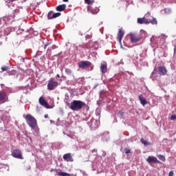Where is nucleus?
Here are the masks:
<instances>
[{
	"label": "nucleus",
	"instance_id": "obj_26",
	"mask_svg": "<svg viewBox=\"0 0 176 176\" xmlns=\"http://www.w3.org/2000/svg\"><path fill=\"white\" fill-rule=\"evenodd\" d=\"M158 159H160V160H162V162H164L166 160V158L164 157V156L162 155H158Z\"/></svg>",
	"mask_w": 176,
	"mask_h": 176
},
{
	"label": "nucleus",
	"instance_id": "obj_3",
	"mask_svg": "<svg viewBox=\"0 0 176 176\" xmlns=\"http://www.w3.org/2000/svg\"><path fill=\"white\" fill-rule=\"evenodd\" d=\"M146 34V33L144 30L141 31L140 34L131 33L129 34L131 42H132V43H137V42H140Z\"/></svg>",
	"mask_w": 176,
	"mask_h": 176
},
{
	"label": "nucleus",
	"instance_id": "obj_32",
	"mask_svg": "<svg viewBox=\"0 0 176 176\" xmlns=\"http://www.w3.org/2000/svg\"><path fill=\"white\" fill-rule=\"evenodd\" d=\"M118 115H120V116H123V115H124V112L120 111L118 113Z\"/></svg>",
	"mask_w": 176,
	"mask_h": 176
},
{
	"label": "nucleus",
	"instance_id": "obj_15",
	"mask_svg": "<svg viewBox=\"0 0 176 176\" xmlns=\"http://www.w3.org/2000/svg\"><path fill=\"white\" fill-rule=\"evenodd\" d=\"M100 71L102 74H107V71H108V67L107 64H101Z\"/></svg>",
	"mask_w": 176,
	"mask_h": 176
},
{
	"label": "nucleus",
	"instance_id": "obj_25",
	"mask_svg": "<svg viewBox=\"0 0 176 176\" xmlns=\"http://www.w3.org/2000/svg\"><path fill=\"white\" fill-rule=\"evenodd\" d=\"M85 2L87 5H91V3H94V0H85Z\"/></svg>",
	"mask_w": 176,
	"mask_h": 176
},
{
	"label": "nucleus",
	"instance_id": "obj_16",
	"mask_svg": "<svg viewBox=\"0 0 176 176\" xmlns=\"http://www.w3.org/2000/svg\"><path fill=\"white\" fill-rule=\"evenodd\" d=\"M138 24H146V23H148V19L146 17L138 18Z\"/></svg>",
	"mask_w": 176,
	"mask_h": 176
},
{
	"label": "nucleus",
	"instance_id": "obj_2",
	"mask_svg": "<svg viewBox=\"0 0 176 176\" xmlns=\"http://www.w3.org/2000/svg\"><path fill=\"white\" fill-rule=\"evenodd\" d=\"M86 107V103L81 100H74L71 102L69 108L72 109V111H80L83 107Z\"/></svg>",
	"mask_w": 176,
	"mask_h": 176
},
{
	"label": "nucleus",
	"instance_id": "obj_34",
	"mask_svg": "<svg viewBox=\"0 0 176 176\" xmlns=\"http://www.w3.org/2000/svg\"><path fill=\"white\" fill-rule=\"evenodd\" d=\"M44 118H49V115H47V114L45 115V116H44Z\"/></svg>",
	"mask_w": 176,
	"mask_h": 176
},
{
	"label": "nucleus",
	"instance_id": "obj_30",
	"mask_svg": "<svg viewBox=\"0 0 176 176\" xmlns=\"http://www.w3.org/2000/svg\"><path fill=\"white\" fill-rule=\"evenodd\" d=\"M170 120H176V115H172L170 116Z\"/></svg>",
	"mask_w": 176,
	"mask_h": 176
},
{
	"label": "nucleus",
	"instance_id": "obj_4",
	"mask_svg": "<svg viewBox=\"0 0 176 176\" xmlns=\"http://www.w3.org/2000/svg\"><path fill=\"white\" fill-rule=\"evenodd\" d=\"M57 86H58V82H57V80H56V79L51 78L48 80V83L47 85L48 90H50V91L54 90L56 89V87H57Z\"/></svg>",
	"mask_w": 176,
	"mask_h": 176
},
{
	"label": "nucleus",
	"instance_id": "obj_28",
	"mask_svg": "<svg viewBox=\"0 0 176 176\" xmlns=\"http://www.w3.org/2000/svg\"><path fill=\"white\" fill-rule=\"evenodd\" d=\"M124 151L125 152L126 155H128V153H131V150L130 148H125L124 149Z\"/></svg>",
	"mask_w": 176,
	"mask_h": 176
},
{
	"label": "nucleus",
	"instance_id": "obj_14",
	"mask_svg": "<svg viewBox=\"0 0 176 176\" xmlns=\"http://www.w3.org/2000/svg\"><path fill=\"white\" fill-rule=\"evenodd\" d=\"M65 8H67L65 4L59 5L56 7V10H57V12H64V10H65Z\"/></svg>",
	"mask_w": 176,
	"mask_h": 176
},
{
	"label": "nucleus",
	"instance_id": "obj_8",
	"mask_svg": "<svg viewBox=\"0 0 176 176\" xmlns=\"http://www.w3.org/2000/svg\"><path fill=\"white\" fill-rule=\"evenodd\" d=\"M90 65H91V63L89 61H81L78 67L79 68H81V69H85V68H88V67H90Z\"/></svg>",
	"mask_w": 176,
	"mask_h": 176
},
{
	"label": "nucleus",
	"instance_id": "obj_11",
	"mask_svg": "<svg viewBox=\"0 0 176 176\" xmlns=\"http://www.w3.org/2000/svg\"><path fill=\"white\" fill-rule=\"evenodd\" d=\"M63 160H65V162H74V158H72V155L71 153H66L63 155Z\"/></svg>",
	"mask_w": 176,
	"mask_h": 176
},
{
	"label": "nucleus",
	"instance_id": "obj_6",
	"mask_svg": "<svg viewBox=\"0 0 176 176\" xmlns=\"http://www.w3.org/2000/svg\"><path fill=\"white\" fill-rule=\"evenodd\" d=\"M38 102L40 105H42V107H45V108H47V109H50V105L49 104V103H47L46 100H45V98H43V96L39 98Z\"/></svg>",
	"mask_w": 176,
	"mask_h": 176
},
{
	"label": "nucleus",
	"instance_id": "obj_20",
	"mask_svg": "<svg viewBox=\"0 0 176 176\" xmlns=\"http://www.w3.org/2000/svg\"><path fill=\"white\" fill-rule=\"evenodd\" d=\"M58 176H72L71 174L67 173L66 172H60L58 173Z\"/></svg>",
	"mask_w": 176,
	"mask_h": 176
},
{
	"label": "nucleus",
	"instance_id": "obj_1",
	"mask_svg": "<svg viewBox=\"0 0 176 176\" xmlns=\"http://www.w3.org/2000/svg\"><path fill=\"white\" fill-rule=\"evenodd\" d=\"M25 120L32 130H36V129H38V121H36V119L31 116V114H27L25 116Z\"/></svg>",
	"mask_w": 176,
	"mask_h": 176
},
{
	"label": "nucleus",
	"instance_id": "obj_33",
	"mask_svg": "<svg viewBox=\"0 0 176 176\" xmlns=\"http://www.w3.org/2000/svg\"><path fill=\"white\" fill-rule=\"evenodd\" d=\"M85 107H87V111H89V109L90 107H89L88 105H87V104H86V106H85Z\"/></svg>",
	"mask_w": 176,
	"mask_h": 176
},
{
	"label": "nucleus",
	"instance_id": "obj_22",
	"mask_svg": "<svg viewBox=\"0 0 176 176\" xmlns=\"http://www.w3.org/2000/svg\"><path fill=\"white\" fill-rule=\"evenodd\" d=\"M56 47V45H52L51 47H48L47 52H52V50H54Z\"/></svg>",
	"mask_w": 176,
	"mask_h": 176
},
{
	"label": "nucleus",
	"instance_id": "obj_23",
	"mask_svg": "<svg viewBox=\"0 0 176 176\" xmlns=\"http://www.w3.org/2000/svg\"><path fill=\"white\" fill-rule=\"evenodd\" d=\"M60 16H61V13L56 12V13H54L52 17H54V19H57V17H60Z\"/></svg>",
	"mask_w": 176,
	"mask_h": 176
},
{
	"label": "nucleus",
	"instance_id": "obj_35",
	"mask_svg": "<svg viewBox=\"0 0 176 176\" xmlns=\"http://www.w3.org/2000/svg\"><path fill=\"white\" fill-rule=\"evenodd\" d=\"M63 2H68V0H63Z\"/></svg>",
	"mask_w": 176,
	"mask_h": 176
},
{
	"label": "nucleus",
	"instance_id": "obj_13",
	"mask_svg": "<svg viewBox=\"0 0 176 176\" xmlns=\"http://www.w3.org/2000/svg\"><path fill=\"white\" fill-rule=\"evenodd\" d=\"M139 100L140 101V104H142L143 107H145V105L148 104L146 99L145 98V97L142 96V94L139 95Z\"/></svg>",
	"mask_w": 176,
	"mask_h": 176
},
{
	"label": "nucleus",
	"instance_id": "obj_27",
	"mask_svg": "<svg viewBox=\"0 0 176 176\" xmlns=\"http://www.w3.org/2000/svg\"><path fill=\"white\" fill-rule=\"evenodd\" d=\"M50 45H52V43H50V42H47V43L44 45V49H45V50L47 49V46H50Z\"/></svg>",
	"mask_w": 176,
	"mask_h": 176
},
{
	"label": "nucleus",
	"instance_id": "obj_31",
	"mask_svg": "<svg viewBox=\"0 0 176 176\" xmlns=\"http://www.w3.org/2000/svg\"><path fill=\"white\" fill-rule=\"evenodd\" d=\"M168 176H174V173L173 171H170Z\"/></svg>",
	"mask_w": 176,
	"mask_h": 176
},
{
	"label": "nucleus",
	"instance_id": "obj_5",
	"mask_svg": "<svg viewBox=\"0 0 176 176\" xmlns=\"http://www.w3.org/2000/svg\"><path fill=\"white\" fill-rule=\"evenodd\" d=\"M11 156L15 157L16 159H24V157H23V153H21V151L19 149L13 150L11 153Z\"/></svg>",
	"mask_w": 176,
	"mask_h": 176
},
{
	"label": "nucleus",
	"instance_id": "obj_17",
	"mask_svg": "<svg viewBox=\"0 0 176 176\" xmlns=\"http://www.w3.org/2000/svg\"><path fill=\"white\" fill-rule=\"evenodd\" d=\"M160 72H161V74H162V75H166V74H167V69H166V67L164 66H160L158 68Z\"/></svg>",
	"mask_w": 176,
	"mask_h": 176
},
{
	"label": "nucleus",
	"instance_id": "obj_24",
	"mask_svg": "<svg viewBox=\"0 0 176 176\" xmlns=\"http://www.w3.org/2000/svg\"><path fill=\"white\" fill-rule=\"evenodd\" d=\"M65 72L67 75H71L72 74V70H71V69L67 68Z\"/></svg>",
	"mask_w": 176,
	"mask_h": 176
},
{
	"label": "nucleus",
	"instance_id": "obj_36",
	"mask_svg": "<svg viewBox=\"0 0 176 176\" xmlns=\"http://www.w3.org/2000/svg\"><path fill=\"white\" fill-rule=\"evenodd\" d=\"M56 76H57L58 78H60V75H59V74H57Z\"/></svg>",
	"mask_w": 176,
	"mask_h": 176
},
{
	"label": "nucleus",
	"instance_id": "obj_19",
	"mask_svg": "<svg viewBox=\"0 0 176 176\" xmlns=\"http://www.w3.org/2000/svg\"><path fill=\"white\" fill-rule=\"evenodd\" d=\"M140 142H142V144H144L145 146H146V145H151V143L146 140H144V138H142L140 140Z\"/></svg>",
	"mask_w": 176,
	"mask_h": 176
},
{
	"label": "nucleus",
	"instance_id": "obj_9",
	"mask_svg": "<svg viewBox=\"0 0 176 176\" xmlns=\"http://www.w3.org/2000/svg\"><path fill=\"white\" fill-rule=\"evenodd\" d=\"M8 101V95L5 92H0V102H6Z\"/></svg>",
	"mask_w": 176,
	"mask_h": 176
},
{
	"label": "nucleus",
	"instance_id": "obj_29",
	"mask_svg": "<svg viewBox=\"0 0 176 176\" xmlns=\"http://www.w3.org/2000/svg\"><path fill=\"white\" fill-rule=\"evenodd\" d=\"M1 69L2 71H8V69H9V67H6V66L2 67Z\"/></svg>",
	"mask_w": 176,
	"mask_h": 176
},
{
	"label": "nucleus",
	"instance_id": "obj_10",
	"mask_svg": "<svg viewBox=\"0 0 176 176\" xmlns=\"http://www.w3.org/2000/svg\"><path fill=\"white\" fill-rule=\"evenodd\" d=\"M124 36V31L122 29L118 30V33L117 34V39L119 41V42H122V39L123 36Z\"/></svg>",
	"mask_w": 176,
	"mask_h": 176
},
{
	"label": "nucleus",
	"instance_id": "obj_18",
	"mask_svg": "<svg viewBox=\"0 0 176 176\" xmlns=\"http://www.w3.org/2000/svg\"><path fill=\"white\" fill-rule=\"evenodd\" d=\"M98 12H100V9L98 7H95L91 10V13H92V14H97Z\"/></svg>",
	"mask_w": 176,
	"mask_h": 176
},
{
	"label": "nucleus",
	"instance_id": "obj_12",
	"mask_svg": "<svg viewBox=\"0 0 176 176\" xmlns=\"http://www.w3.org/2000/svg\"><path fill=\"white\" fill-rule=\"evenodd\" d=\"M146 162H148V163H160V161L157 160V158H156V157L151 156L148 157V158L146 159Z\"/></svg>",
	"mask_w": 176,
	"mask_h": 176
},
{
	"label": "nucleus",
	"instance_id": "obj_21",
	"mask_svg": "<svg viewBox=\"0 0 176 176\" xmlns=\"http://www.w3.org/2000/svg\"><path fill=\"white\" fill-rule=\"evenodd\" d=\"M53 14H54L53 11H51V12H50L48 13L47 17H48V19H49L50 20H52V19H54Z\"/></svg>",
	"mask_w": 176,
	"mask_h": 176
},
{
	"label": "nucleus",
	"instance_id": "obj_7",
	"mask_svg": "<svg viewBox=\"0 0 176 176\" xmlns=\"http://www.w3.org/2000/svg\"><path fill=\"white\" fill-rule=\"evenodd\" d=\"M148 18H146L147 22H146V24H157V19H156V18H153L152 16H148Z\"/></svg>",
	"mask_w": 176,
	"mask_h": 176
}]
</instances>
